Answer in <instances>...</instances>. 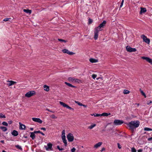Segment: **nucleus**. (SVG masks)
<instances>
[{
  "instance_id": "nucleus-1",
  "label": "nucleus",
  "mask_w": 152,
  "mask_h": 152,
  "mask_svg": "<svg viewBox=\"0 0 152 152\" xmlns=\"http://www.w3.org/2000/svg\"><path fill=\"white\" fill-rule=\"evenodd\" d=\"M140 124V122L138 121H132L127 124L128 126L133 132L135 128L138 127Z\"/></svg>"
},
{
  "instance_id": "nucleus-2",
  "label": "nucleus",
  "mask_w": 152,
  "mask_h": 152,
  "mask_svg": "<svg viewBox=\"0 0 152 152\" xmlns=\"http://www.w3.org/2000/svg\"><path fill=\"white\" fill-rule=\"evenodd\" d=\"M35 94V92L34 91H30L26 93L25 96L28 97H30Z\"/></svg>"
},
{
  "instance_id": "nucleus-3",
  "label": "nucleus",
  "mask_w": 152,
  "mask_h": 152,
  "mask_svg": "<svg viewBox=\"0 0 152 152\" xmlns=\"http://www.w3.org/2000/svg\"><path fill=\"white\" fill-rule=\"evenodd\" d=\"M126 49L128 52H134L137 50L135 48H132L129 45L126 46Z\"/></svg>"
},
{
  "instance_id": "nucleus-4",
  "label": "nucleus",
  "mask_w": 152,
  "mask_h": 152,
  "mask_svg": "<svg viewBox=\"0 0 152 152\" xmlns=\"http://www.w3.org/2000/svg\"><path fill=\"white\" fill-rule=\"evenodd\" d=\"M124 123L123 120L115 119L113 122V124L115 125H119L122 124Z\"/></svg>"
},
{
  "instance_id": "nucleus-5",
  "label": "nucleus",
  "mask_w": 152,
  "mask_h": 152,
  "mask_svg": "<svg viewBox=\"0 0 152 152\" xmlns=\"http://www.w3.org/2000/svg\"><path fill=\"white\" fill-rule=\"evenodd\" d=\"M67 138L68 141L69 142H72L74 140V136L73 134L71 133H69L67 136Z\"/></svg>"
},
{
  "instance_id": "nucleus-6",
  "label": "nucleus",
  "mask_w": 152,
  "mask_h": 152,
  "mask_svg": "<svg viewBox=\"0 0 152 152\" xmlns=\"http://www.w3.org/2000/svg\"><path fill=\"white\" fill-rule=\"evenodd\" d=\"M141 37L143 39V40L148 44H149L150 42V39L148 38L145 35L142 34L141 36Z\"/></svg>"
},
{
  "instance_id": "nucleus-7",
  "label": "nucleus",
  "mask_w": 152,
  "mask_h": 152,
  "mask_svg": "<svg viewBox=\"0 0 152 152\" xmlns=\"http://www.w3.org/2000/svg\"><path fill=\"white\" fill-rule=\"evenodd\" d=\"M101 30H98L97 28H95L94 31V39L95 40H96L97 39L98 36V33L99 31H101Z\"/></svg>"
},
{
  "instance_id": "nucleus-8",
  "label": "nucleus",
  "mask_w": 152,
  "mask_h": 152,
  "mask_svg": "<svg viewBox=\"0 0 152 152\" xmlns=\"http://www.w3.org/2000/svg\"><path fill=\"white\" fill-rule=\"evenodd\" d=\"M62 52L64 53H66L69 55H73L75 54V53L72 52H70L68 50L66 49H63L62 50Z\"/></svg>"
},
{
  "instance_id": "nucleus-9",
  "label": "nucleus",
  "mask_w": 152,
  "mask_h": 152,
  "mask_svg": "<svg viewBox=\"0 0 152 152\" xmlns=\"http://www.w3.org/2000/svg\"><path fill=\"white\" fill-rule=\"evenodd\" d=\"M106 23V21L105 20H104L103 22L101 24H100L99 26H98L97 28H96L98 29H101V28H104V26H105Z\"/></svg>"
},
{
  "instance_id": "nucleus-10",
  "label": "nucleus",
  "mask_w": 152,
  "mask_h": 152,
  "mask_svg": "<svg viewBox=\"0 0 152 152\" xmlns=\"http://www.w3.org/2000/svg\"><path fill=\"white\" fill-rule=\"evenodd\" d=\"M141 58L143 59L146 60L147 62L151 64H152V59L148 57L144 56L142 57Z\"/></svg>"
},
{
  "instance_id": "nucleus-11",
  "label": "nucleus",
  "mask_w": 152,
  "mask_h": 152,
  "mask_svg": "<svg viewBox=\"0 0 152 152\" xmlns=\"http://www.w3.org/2000/svg\"><path fill=\"white\" fill-rule=\"evenodd\" d=\"M47 145L48 146V147H47V146H45V147L47 150H53V149H52V146L53 145L51 143H48V144Z\"/></svg>"
},
{
  "instance_id": "nucleus-12",
  "label": "nucleus",
  "mask_w": 152,
  "mask_h": 152,
  "mask_svg": "<svg viewBox=\"0 0 152 152\" xmlns=\"http://www.w3.org/2000/svg\"><path fill=\"white\" fill-rule=\"evenodd\" d=\"M32 119L34 121L38 122L40 124H41L42 122V120L39 118H32Z\"/></svg>"
},
{
  "instance_id": "nucleus-13",
  "label": "nucleus",
  "mask_w": 152,
  "mask_h": 152,
  "mask_svg": "<svg viewBox=\"0 0 152 152\" xmlns=\"http://www.w3.org/2000/svg\"><path fill=\"white\" fill-rule=\"evenodd\" d=\"M20 125L19 129H25L26 126L22 124L20 122L19 123Z\"/></svg>"
},
{
  "instance_id": "nucleus-14",
  "label": "nucleus",
  "mask_w": 152,
  "mask_h": 152,
  "mask_svg": "<svg viewBox=\"0 0 152 152\" xmlns=\"http://www.w3.org/2000/svg\"><path fill=\"white\" fill-rule=\"evenodd\" d=\"M11 134L14 136H16L18 135V131H17L15 130H13L11 132Z\"/></svg>"
},
{
  "instance_id": "nucleus-15",
  "label": "nucleus",
  "mask_w": 152,
  "mask_h": 152,
  "mask_svg": "<svg viewBox=\"0 0 152 152\" xmlns=\"http://www.w3.org/2000/svg\"><path fill=\"white\" fill-rule=\"evenodd\" d=\"M140 9V14H141L143 13H145L146 11V9L145 8L141 7Z\"/></svg>"
},
{
  "instance_id": "nucleus-16",
  "label": "nucleus",
  "mask_w": 152,
  "mask_h": 152,
  "mask_svg": "<svg viewBox=\"0 0 152 152\" xmlns=\"http://www.w3.org/2000/svg\"><path fill=\"white\" fill-rule=\"evenodd\" d=\"M9 82L10 83H8L7 85L9 86H11L15 84L16 83V82L12 80H10L9 81Z\"/></svg>"
},
{
  "instance_id": "nucleus-17",
  "label": "nucleus",
  "mask_w": 152,
  "mask_h": 152,
  "mask_svg": "<svg viewBox=\"0 0 152 152\" xmlns=\"http://www.w3.org/2000/svg\"><path fill=\"white\" fill-rule=\"evenodd\" d=\"M30 133V137L33 140H34L35 138V133H34V132H31Z\"/></svg>"
},
{
  "instance_id": "nucleus-18",
  "label": "nucleus",
  "mask_w": 152,
  "mask_h": 152,
  "mask_svg": "<svg viewBox=\"0 0 152 152\" xmlns=\"http://www.w3.org/2000/svg\"><path fill=\"white\" fill-rule=\"evenodd\" d=\"M102 144V142H98V143L94 145V147L96 148H98V147L100 146Z\"/></svg>"
},
{
  "instance_id": "nucleus-19",
  "label": "nucleus",
  "mask_w": 152,
  "mask_h": 152,
  "mask_svg": "<svg viewBox=\"0 0 152 152\" xmlns=\"http://www.w3.org/2000/svg\"><path fill=\"white\" fill-rule=\"evenodd\" d=\"M44 90L46 91H49V87L46 85H44Z\"/></svg>"
},
{
  "instance_id": "nucleus-20",
  "label": "nucleus",
  "mask_w": 152,
  "mask_h": 152,
  "mask_svg": "<svg viewBox=\"0 0 152 152\" xmlns=\"http://www.w3.org/2000/svg\"><path fill=\"white\" fill-rule=\"evenodd\" d=\"M64 83L66 85H67V86H69V87H72V88H75L76 87V86H74L72 85V84H70V83H67L66 82H65Z\"/></svg>"
},
{
  "instance_id": "nucleus-21",
  "label": "nucleus",
  "mask_w": 152,
  "mask_h": 152,
  "mask_svg": "<svg viewBox=\"0 0 152 152\" xmlns=\"http://www.w3.org/2000/svg\"><path fill=\"white\" fill-rule=\"evenodd\" d=\"M62 140H63V142L64 143L65 145V146H66L67 144V142L66 140V139L65 137H62Z\"/></svg>"
},
{
  "instance_id": "nucleus-22",
  "label": "nucleus",
  "mask_w": 152,
  "mask_h": 152,
  "mask_svg": "<svg viewBox=\"0 0 152 152\" xmlns=\"http://www.w3.org/2000/svg\"><path fill=\"white\" fill-rule=\"evenodd\" d=\"M23 11L27 13H29L31 14V10L28 9H24L23 10Z\"/></svg>"
},
{
  "instance_id": "nucleus-23",
  "label": "nucleus",
  "mask_w": 152,
  "mask_h": 152,
  "mask_svg": "<svg viewBox=\"0 0 152 152\" xmlns=\"http://www.w3.org/2000/svg\"><path fill=\"white\" fill-rule=\"evenodd\" d=\"M90 62L91 63H96L98 61L97 60L93 58H91L89 59Z\"/></svg>"
},
{
  "instance_id": "nucleus-24",
  "label": "nucleus",
  "mask_w": 152,
  "mask_h": 152,
  "mask_svg": "<svg viewBox=\"0 0 152 152\" xmlns=\"http://www.w3.org/2000/svg\"><path fill=\"white\" fill-rule=\"evenodd\" d=\"M60 104L63 106L64 107H66L67 105L65 103H63V102L60 101L59 102Z\"/></svg>"
},
{
  "instance_id": "nucleus-25",
  "label": "nucleus",
  "mask_w": 152,
  "mask_h": 152,
  "mask_svg": "<svg viewBox=\"0 0 152 152\" xmlns=\"http://www.w3.org/2000/svg\"><path fill=\"white\" fill-rule=\"evenodd\" d=\"M60 104L63 106L64 107H66L67 105L65 103H63V102L60 101L59 102Z\"/></svg>"
},
{
  "instance_id": "nucleus-26",
  "label": "nucleus",
  "mask_w": 152,
  "mask_h": 152,
  "mask_svg": "<svg viewBox=\"0 0 152 152\" xmlns=\"http://www.w3.org/2000/svg\"><path fill=\"white\" fill-rule=\"evenodd\" d=\"M110 115V113H103L102 114H101V116H108V115Z\"/></svg>"
},
{
  "instance_id": "nucleus-27",
  "label": "nucleus",
  "mask_w": 152,
  "mask_h": 152,
  "mask_svg": "<svg viewBox=\"0 0 152 152\" xmlns=\"http://www.w3.org/2000/svg\"><path fill=\"white\" fill-rule=\"evenodd\" d=\"M68 80L70 82H73L75 78L74 77H69L68 78Z\"/></svg>"
},
{
  "instance_id": "nucleus-28",
  "label": "nucleus",
  "mask_w": 152,
  "mask_h": 152,
  "mask_svg": "<svg viewBox=\"0 0 152 152\" xmlns=\"http://www.w3.org/2000/svg\"><path fill=\"white\" fill-rule=\"evenodd\" d=\"M0 129L2 130L4 132H5L7 130V128L6 127L4 126L0 127Z\"/></svg>"
},
{
  "instance_id": "nucleus-29",
  "label": "nucleus",
  "mask_w": 152,
  "mask_h": 152,
  "mask_svg": "<svg viewBox=\"0 0 152 152\" xmlns=\"http://www.w3.org/2000/svg\"><path fill=\"white\" fill-rule=\"evenodd\" d=\"M130 92L128 90H124L123 91V93L124 94H129Z\"/></svg>"
},
{
  "instance_id": "nucleus-30",
  "label": "nucleus",
  "mask_w": 152,
  "mask_h": 152,
  "mask_svg": "<svg viewBox=\"0 0 152 152\" xmlns=\"http://www.w3.org/2000/svg\"><path fill=\"white\" fill-rule=\"evenodd\" d=\"M96 124H93L91 125L90 126H89L88 128L90 129H92L93 127L96 126Z\"/></svg>"
},
{
  "instance_id": "nucleus-31",
  "label": "nucleus",
  "mask_w": 152,
  "mask_h": 152,
  "mask_svg": "<svg viewBox=\"0 0 152 152\" xmlns=\"http://www.w3.org/2000/svg\"><path fill=\"white\" fill-rule=\"evenodd\" d=\"M144 130L145 131H152V129L147 127L145 128Z\"/></svg>"
},
{
  "instance_id": "nucleus-32",
  "label": "nucleus",
  "mask_w": 152,
  "mask_h": 152,
  "mask_svg": "<svg viewBox=\"0 0 152 152\" xmlns=\"http://www.w3.org/2000/svg\"><path fill=\"white\" fill-rule=\"evenodd\" d=\"M65 131L64 130L62 131V137H65Z\"/></svg>"
},
{
  "instance_id": "nucleus-33",
  "label": "nucleus",
  "mask_w": 152,
  "mask_h": 152,
  "mask_svg": "<svg viewBox=\"0 0 152 152\" xmlns=\"http://www.w3.org/2000/svg\"><path fill=\"white\" fill-rule=\"evenodd\" d=\"M58 40L59 41L63 42H67V41L62 39H58Z\"/></svg>"
},
{
  "instance_id": "nucleus-34",
  "label": "nucleus",
  "mask_w": 152,
  "mask_h": 152,
  "mask_svg": "<svg viewBox=\"0 0 152 152\" xmlns=\"http://www.w3.org/2000/svg\"><path fill=\"white\" fill-rule=\"evenodd\" d=\"M94 115V116L95 117H98L99 116H101V114H93L91 115Z\"/></svg>"
},
{
  "instance_id": "nucleus-35",
  "label": "nucleus",
  "mask_w": 152,
  "mask_h": 152,
  "mask_svg": "<svg viewBox=\"0 0 152 152\" xmlns=\"http://www.w3.org/2000/svg\"><path fill=\"white\" fill-rule=\"evenodd\" d=\"M75 102L78 104V105L82 106V105H83V104H82L80 102H78L75 101Z\"/></svg>"
},
{
  "instance_id": "nucleus-36",
  "label": "nucleus",
  "mask_w": 152,
  "mask_h": 152,
  "mask_svg": "<svg viewBox=\"0 0 152 152\" xmlns=\"http://www.w3.org/2000/svg\"><path fill=\"white\" fill-rule=\"evenodd\" d=\"M2 124L6 126H7L8 125V124L6 122H3L2 123Z\"/></svg>"
},
{
  "instance_id": "nucleus-37",
  "label": "nucleus",
  "mask_w": 152,
  "mask_h": 152,
  "mask_svg": "<svg viewBox=\"0 0 152 152\" xmlns=\"http://www.w3.org/2000/svg\"><path fill=\"white\" fill-rule=\"evenodd\" d=\"M93 22V21H92V20L90 19V18H89L88 19V24H90L92 22Z\"/></svg>"
},
{
  "instance_id": "nucleus-38",
  "label": "nucleus",
  "mask_w": 152,
  "mask_h": 152,
  "mask_svg": "<svg viewBox=\"0 0 152 152\" xmlns=\"http://www.w3.org/2000/svg\"><path fill=\"white\" fill-rule=\"evenodd\" d=\"M6 117L4 115H3V114H0V118H5Z\"/></svg>"
},
{
  "instance_id": "nucleus-39",
  "label": "nucleus",
  "mask_w": 152,
  "mask_h": 152,
  "mask_svg": "<svg viewBox=\"0 0 152 152\" xmlns=\"http://www.w3.org/2000/svg\"><path fill=\"white\" fill-rule=\"evenodd\" d=\"M57 148L60 151H62L64 149L63 148H60L59 146L58 145L57 146Z\"/></svg>"
},
{
  "instance_id": "nucleus-40",
  "label": "nucleus",
  "mask_w": 152,
  "mask_h": 152,
  "mask_svg": "<svg viewBox=\"0 0 152 152\" xmlns=\"http://www.w3.org/2000/svg\"><path fill=\"white\" fill-rule=\"evenodd\" d=\"M132 152H136V150L134 148H132Z\"/></svg>"
},
{
  "instance_id": "nucleus-41",
  "label": "nucleus",
  "mask_w": 152,
  "mask_h": 152,
  "mask_svg": "<svg viewBox=\"0 0 152 152\" xmlns=\"http://www.w3.org/2000/svg\"><path fill=\"white\" fill-rule=\"evenodd\" d=\"M16 147L18 149L21 150L22 149L21 147L18 145L16 146Z\"/></svg>"
},
{
  "instance_id": "nucleus-42",
  "label": "nucleus",
  "mask_w": 152,
  "mask_h": 152,
  "mask_svg": "<svg viewBox=\"0 0 152 152\" xmlns=\"http://www.w3.org/2000/svg\"><path fill=\"white\" fill-rule=\"evenodd\" d=\"M97 75L95 74H93L92 76V77L94 79H95Z\"/></svg>"
},
{
  "instance_id": "nucleus-43",
  "label": "nucleus",
  "mask_w": 152,
  "mask_h": 152,
  "mask_svg": "<svg viewBox=\"0 0 152 152\" xmlns=\"http://www.w3.org/2000/svg\"><path fill=\"white\" fill-rule=\"evenodd\" d=\"M67 108H68V109H69L70 110H74V109H73V108H72V107H69V106H68V105H67V106L66 107Z\"/></svg>"
},
{
  "instance_id": "nucleus-44",
  "label": "nucleus",
  "mask_w": 152,
  "mask_h": 152,
  "mask_svg": "<svg viewBox=\"0 0 152 152\" xmlns=\"http://www.w3.org/2000/svg\"><path fill=\"white\" fill-rule=\"evenodd\" d=\"M140 91L141 93V94H142L143 95H144V94H145V93L140 88Z\"/></svg>"
},
{
  "instance_id": "nucleus-45",
  "label": "nucleus",
  "mask_w": 152,
  "mask_h": 152,
  "mask_svg": "<svg viewBox=\"0 0 152 152\" xmlns=\"http://www.w3.org/2000/svg\"><path fill=\"white\" fill-rule=\"evenodd\" d=\"M51 117L53 118H57V117H56L54 115H51Z\"/></svg>"
},
{
  "instance_id": "nucleus-46",
  "label": "nucleus",
  "mask_w": 152,
  "mask_h": 152,
  "mask_svg": "<svg viewBox=\"0 0 152 152\" xmlns=\"http://www.w3.org/2000/svg\"><path fill=\"white\" fill-rule=\"evenodd\" d=\"M118 147L119 149H121V146L119 143H118Z\"/></svg>"
},
{
  "instance_id": "nucleus-47",
  "label": "nucleus",
  "mask_w": 152,
  "mask_h": 152,
  "mask_svg": "<svg viewBox=\"0 0 152 152\" xmlns=\"http://www.w3.org/2000/svg\"><path fill=\"white\" fill-rule=\"evenodd\" d=\"M34 133H35V134L37 133H41V131H34Z\"/></svg>"
},
{
  "instance_id": "nucleus-48",
  "label": "nucleus",
  "mask_w": 152,
  "mask_h": 152,
  "mask_svg": "<svg viewBox=\"0 0 152 152\" xmlns=\"http://www.w3.org/2000/svg\"><path fill=\"white\" fill-rule=\"evenodd\" d=\"M75 148H73L71 150V152H75Z\"/></svg>"
},
{
  "instance_id": "nucleus-49",
  "label": "nucleus",
  "mask_w": 152,
  "mask_h": 152,
  "mask_svg": "<svg viewBox=\"0 0 152 152\" xmlns=\"http://www.w3.org/2000/svg\"><path fill=\"white\" fill-rule=\"evenodd\" d=\"M124 2V0H122V2L121 3V5L120 6V7H121L123 5V3Z\"/></svg>"
},
{
  "instance_id": "nucleus-50",
  "label": "nucleus",
  "mask_w": 152,
  "mask_h": 152,
  "mask_svg": "<svg viewBox=\"0 0 152 152\" xmlns=\"http://www.w3.org/2000/svg\"><path fill=\"white\" fill-rule=\"evenodd\" d=\"M9 18H5L4 20H3L4 21H8L9 20Z\"/></svg>"
},
{
  "instance_id": "nucleus-51",
  "label": "nucleus",
  "mask_w": 152,
  "mask_h": 152,
  "mask_svg": "<svg viewBox=\"0 0 152 152\" xmlns=\"http://www.w3.org/2000/svg\"><path fill=\"white\" fill-rule=\"evenodd\" d=\"M79 80H78V79H75V80H74V81L75 82H77V83H79V82H78V81H79Z\"/></svg>"
},
{
  "instance_id": "nucleus-52",
  "label": "nucleus",
  "mask_w": 152,
  "mask_h": 152,
  "mask_svg": "<svg viewBox=\"0 0 152 152\" xmlns=\"http://www.w3.org/2000/svg\"><path fill=\"white\" fill-rule=\"evenodd\" d=\"M8 123L10 124H11L12 123V120L8 121Z\"/></svg>"
},
{
  "instance_id": "nucleus-53",
  "label": "nucleus",
  "mask_w": 152,
  "mask_h": 152,
  "mask_svg": "<svg viewBox=\"0 0 152 152\" xmlns=\"http://www.w3.org/2000/svg\"><path fill=\"white\" fill-rule=\"evenodd\" d=\"M41 130H43L45 131L46 130V129L45 128L42 127L40 128Z\"/></svg>"
},
{
  "instance_id": "nucleus-54",
  "label": "nucleus",
  "mask_w": 152,
  "mask_h": 152,
  "mask_svg": "<svg viewBox=\"0 0 152 152\" xmlns=\"http://www.w3.org/2000/svg\"><path fill=\"white\" fill-rule=\"evenodd\" d=\"M148 140L149 141H152V137L148 138Z\"/></svg>"
},
{
  "instance_id": "nucleus-55",
  "label": "nucleus",
  "mask_w": 152,
  "mask_h": 152,
  "mask_svg": "<svg viewBox=\"0 0 152 152\" xmlns=\"http://www.w3.org/2000/svg\"><path fill=\"white\" fill-rule=\"evenodd\" d=\"M142 149H140L138 150V152H142Z\"/></svg>"
},
{
  "instance_id": "nucleus-56",
  "label": "nucleus",
  "mask_w": 152,
  "mask_h": 152,
  "mask_svg": "<svg viewBox=\"0 0 152 152\" xmlns=\"http://www.w3.org/2000/svg\"><path fill=\"white\" fill-rule=\"evenodd\" d=\"M105 150V148H103L102 150H101V152L102 151H104Z\"/></svg>"
},
{
  "instance_id": "nucleus-57",
  "label": "nucleus",
  "mask_w": 152,
  "mask_h": 152,
  "mask_svg": "<svg viewBox=\"0 0 152 152\" xmlns=\"http://www.w3.org/2000/svg\"><path fill=\"white\" fill-rule=\"evenodd\" d=\"M46 110H48V111L50 112H51L54 113V112H53V111H51V110H50L48 109V108H47V109H46Z\"/></svg>"
},
{
  "instance_id": "nucleus-58",
  "label": "nucleus",
  "mask_w": 152,
  "mask_h": 152,
  "mask_svg": "<svg viewBox=\"0 0 152 152\" xmlns=\"http://www.w3.org/2000/svg\"><path fill=\"white\" fill-rule=\"evenodd\" d=\"M102 77H99L98 78H96V80H98L99 79H101L102 80Z\"/></svg>"
},
{
  "instance_id": "nucleus-59",
  "label": "nucleus",
  "mask_w": 152,
  "mask_h": 152,
  "mask_svg": "<svg viewBox=\"0 0 152 152\" xmlns=\"http://www.w3.org/2000/svg\"><path fill=\"white\" fill-rule=\"evenodd\" d=\"M149 101V103H148V104H151V103H152V102H151V101Z\"/></svg>"
},
{
  "instance_id": "nucleus-60",
  "label": "nucleus",
  "mask_w": 152,
  "mask_h": 152,
  "mask_svg": "<svg viewBox=\"0 0 152 152\" xmlns=\"http://www.w3.org/2000/svg\"><path fill=\"white\" fill-rule=\"evenodd\" d=\"M40 133L41 134L43 135H45V134L43 133H42V132H41V133Z\"/></svg>"
},
{
  "instance_id": "nucleus-61",
  "label": "nucleus",
  "mask_w": 152,
  "mask_h": 152,
  "mask_svg": "<svg viewBox=\"0 0 152 152\" xmlns=\"http://www.w3.org/2000/svg\"><path fill=\"white\" fill-rule=\"evenodd\" d=\"M1 142L2 143H4V140H2L1 141Z\"/></svg>"
},
{
  "instance_id": "nucleus-62",
  "label": "nucleus",
  "mask_w": 152,
  "mask_h": 152,
  "mask_svg": "<svg viewBox=\"0 0 152 152\" xmlns=\"http://www.w3.org/2000/svg\"><path fill=\"white\" fill-rule=\"evenodd\" d=\"M82 106H83L84 107H87V106L86 105L83 104V105H82Z\"/></svg>"
},
{
  "instance_id": "nucleus-63",
  "label": "nucleus",
  "mask_w": 152,
  "mask_h": 152,
  "mask_svg": "<svg viewBox=\"0 0 152 152\" xmlns=\"http://www.w3.org/2000/svg\"><path fill=\"white\" fill-rule=\"evenodd\" d=\"M30 129L31 130H33V128H30Z\"/></svg>"
},
{
  "instance_id": "nucleus-64",
  "label": "nucleus",
  "mask_w": 152,
  "mask_h": 152,
  "mask_svg": "<svg viewBox=\"0 0 152 152\" xmlns=\"http://www.w3.org/2000/svg\"><path fill=\"white\" fill-rule=\"evenodd\" d=\"M143 96L145 98L146 97V96L145 94H144V95H143Z\"/></svg>"
}]
</instances>
